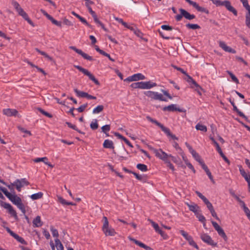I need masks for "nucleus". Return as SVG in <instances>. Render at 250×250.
Masks as SVG:
<instances>
[{
	"mask_svg": "<svg viewBox=\"0 0 250 250\" xmlns=\"http://www.w3.org/2000/svg\"><path fill=\"white\" fill-rule=\"evenodd\" d=\"M48 20H49L55 25L61 27L62 26V22L55 20L52 16H51Z\"/></svg>",
	"mask_w": 250,
	"mask_h": 250,
	"instance_id": "nucleus-47",
	"label": "nucleus"
},
{
	"mask_svg": "<svg viewBox=\"0 0 250 250\" xmlns=\"http://www.w3.org/2000/svg\"><path fill=\"white\" fill-rule=\"evenodd\" d=\"M235 58L237 60L243 62L245 65H248L247 62H246L242 58L239 56H236Z\"/></svg>",
	"mask_w": 250,
	"mask_h": 250,
	"instance_id": "nucleus-62",
	"label": "nucleus"
},
{
	"mask_svg": "<svg viewBox=\"0 0 250 250\" xmlns=\"http://www.w3.org/2000/svg\"><path fill=\"white\" fill-rule=\"evenodd\" d=\"M211 223L215 229L217 231L218 234L221 236L225 241L227 240V236L223 229L215 222L212 221Z\"/></svg>",
	"mask_w": 250,
	"mask_h": 250,
	"instance_id": "nucleus-11",
	"label": "nucleus"
},
{
	"mask_svg": "<svg viewBox=\"0 0 250 250\" xmlns=\"http://www.w3.org/2000/svg\"><path fill=\"white\" fill-rule=\"evenodd\" d=\"M5 229L8 233H9L12 236H13L15 239H16L18 242H20L22 244H26V242L25 240L15 232H14L12 230H11L8 227H6Z\"/></svg>",
	"mask_w": 250,
	"mask_h": 250,
	"instance_id": "nucleus-13",
	"label": "nucleus"
},
{
	"mask_svg": "<svg viewBox=\"0 0 250 250\" xmlns=\"http://www.w3.org/2000/svg\"><path fill=\"white\" fill-rule=\"evenodd\" d=\"M192 6H193L197 11H198L199 12H204L206 14L209 13V11L207 9H206L204 7L200 6L196 2H195L193 3V5H192Z\"/></svg>",
	"mask_w": 250,
	"mask_h": 250,
	"instance_id": "nucleus-23",
	"label": "nucleus"
},
{
	"mask_svg": "<svg viewBox=\"0 0 250 250\" xmlns=\"http://www.w3.org/2000/svg\"><path fill=\"white\" fill-rule=\"evenodd\" d=\"M48 159L47 157H44L42 158H37L35 159L33 161L35 163H39L40 162H43L45 164L48 165V166H50L51 167H52V166L47 162Z\"/></svg>",
	"mask_w": 250,
	"mask_h": 250,
	"instance_id": "nucleus-25",
	"label": "nucleus"
},
{
	"mask_svg": "<svg viewBox=\"0 0 250 250\" xmlns=\"http://www.w3.org/2000/svg\"><path fill=\"white\" fill-rule=\"evenodd\" d=\"M148 221L150 222L152 226L154 228L155 230L157 232H158L159 230H161L158 225L157 223H156L155 222H154V221L150 219H149Z\"/></svg>",
	"mask_w": 250,
	"mask_h": 250,
	"instance_id": "nucleus-43",
	"label": "nucleus"
},
{
	"mask_svg": "<svg viewBox=\"0 0 250 250\" xmlns=\"http://www.w3.org/2000/svg\"><path fill=\"white\" fill-rule=\"evenodd\" d=\"M157 100L164 102L167 101V99L166 97H165L162 94L157 92Z\"/></svg>",
	"mask_w": 250,
	"mask_h": 250,
	"instance_id": "nucleus-49",
	"label": "nucleus"
},
{
	"mask_svg": "<svg viewBox=\"0 0 250 250\" xmlns=\"http://www.w3.org/2000/svg\"><path fill=\"white\" fill-rule=\"evenodd\" d=\"M20 182L24 187V186H27L29 184V182L27 181L25 178H22L20 179Z\"/></svg>",
	"mask_w": 250,
	"mask_h": 250,
	"instance_id": "nucleus-58",
	"label": "nucleus"
},
{
	"mask_svg": "<svg viewBox=\"0 0 250 250\" xmlns=\"http://www.w3.org/2000/svg\"><path fill=\"white\" fill-rule=\"evenodd\" d=\"M186 204L188 207L189 210L193 212L194 214H196L198 212H201L200 207L196 204L194 203H191L190 204L186 203Z\"/></svg>",
	"mask_w": 250,
	"mask_h": 250,
	"instance_id": "nucleus-14",
	"label": "nucleus"
},
{
	"mask_svg": "<svg viewBox=\"0 0 250 250\" xmlns=\"http://www.w3.org/2000/svg\"><path fill=\"white\" fill-rule=\"evenodd\" d=\"M163 111H179L181 110L176 107V105L174 104H171L167 106H165L163 108Z\"/></svg>",
	"mask_w": 250,
	"mask_h": 250,
	"instance_id": "nucleus-20",
	"label": "nucleus"
},
{
	"mask_svg": "<svg viewBox=\"0 0 250 250\" xmlns=\"http://www.w3.org/2000/svg\"><path fill=\"white\" fill-rule=\"evenodd\" d=\"M187 76V82L188 83H191L195 87L201 88V87L197 84V83L188 74H186Z\"/></svg>",
	"mask_w": 250,
	"mask_h": 250,
	"instance_id": "nucleus-33",
	"label": "nucleus"
},
{
	"mask_svg": "<svg viewBox=\"0 0 250 250\" xmlns=\"http://www.w3.org/2000/svg\"><path fill=\"white\" fill-rule=\"evenodd\" d=\"M90 128L93 130L97 129L98 127V124L97 123V120L96 119H94L92 122V123L90 124Z\"/></svg>",
	"mask_w": 250,
	"mask_h": 250,
	"instance_id": "nucleus-44",
	"label": "nucleus"
},
{
	"mask_svg": "<svg viewBox=\"0 0 250 250\" xmlns=\"http://www.w3.org/2000/svg\"><path fill=\"white\" fill-rule=\"evenodd\" d=\"M134 81L145 80V76L141 73H137L132 75Z\"/></svg>",
	"mask_w": 250,
	"mask_h": 250,
	"instance_id": "nucleus-27",
	"label": "nucleus"
},
{
	"mask_svg": "<svg viewBox=\"0 0 250 250\" xmlns=\"http://www.w3.org/2000/svg\"><path fill=\"white\" fill-rule=\"evenodd\" d=\"M196 217L198 219V220L203 223H205L206 221L205 217L201 213V212H198L196 214H195Z\"/></svg>",
	"mask_w": 250,
	"mask_h": 250,
	"instance_id": "nucleus-37",
	"label": "nucleus"
},
{
	"mask_svg": "<svg viewBox=\"0 0 250 250\" xmlns=\"http://www.w3.org/2000/svg\"><path fill=\"white\" fill-rule=\"evenodd\" d=\"M50 231L53 237L58 238L59 236V233L57 229H55L53 227H51Z\"/></svg>",
	"mask_w": 250,
	"mask_h": 250,
	"instance_id": "nucleus-45",
	"label": "nucleus"
},
{
	"mask_svg": "<svg viewBox=\"0 0 250 250\" xmlns=\"http://www.w3.org/2000/svg\"><path fill=\"white\" fill-rule=\"evenodd\" d=\"M1 206L4 208L7 209L8 213L13 216L15 219H18V216L16 210L9 203L2 202Z\"/></svg>",
	"mask_w": 250,
	"mask_h": 250,
	"instance_id": "nucleus-9",
	"label": "nucleus"
},
{
	"mask_svg": "<svg viewBox=\"0 0 250 250\" xmlns=\"http://www.w3.org/2000/svg\"><path fill=\"white\" fill-rule=\"evenodd\" d=\"M180 233L188 241L192 238L190 235H189L188 233L184 230H180Z\"/></svg>",
	"mask_w": 250,
	"mask_h": 250,
	"instance_id": "nucleus-40",
	"label": "nucleus"
},
{
	"mask_svg": "<svg viewBox=\"0 0 250 250\" xmlns=\"http://www.w3.org/2000/svg\"><path fill=\"white\" fill-rule=\"evenodd\" d=\"M136 167L138 169L143 172H146L148 170L147 166L145 164H138Z\"/></svg>",
	"mask_w": 250,
	"mask_h": 250,
	"instance_id": "nucleus-35",
	"label": "nucleus"
},
{
	"mask_svg": "<svg viewBox=\"0 0 250 250\" xmlns=\"http://www.w3.org/2000/svg\"><path fill=\"white\" fill-rule=\"evenodd\" d=\"M192 152H193V153L192 154V156L197 162H198L200 164L201 163V162H203V161L201 159L200 156L196 151H193Z\"/></svg>",
	"mask_w": 250,
	"mask_h": 250,
	"instance_id": "nucleus-46",
	"label": "nucleus"
},
{
	"mask_svg": "<svg viewBox=\"0 0 250 250\" xmlns=\"http://www.w3.org/2000/svg\"><path fill=\"white\" fill-rule=\"evenodd\" d=\"M12 5L14 6L19 15L21 16L27 22L30 24L32 27L35 26L33 22L29 19L27 13L23 10V9L20 6L19 3L15 1L12 0L11 2Z\"/></svg>",
	"mask_w": 250,
	"mask_h": 250,
	"instance_id": "nucleus-2",
	"label": "nucleus"
},
{
	"mask_svg": "<svg viewBox=\"0 0 250 250\" xmlns=\"http://www.w3.org/2000/svg\"><path fill=\"white\" fill-rule=\"evenodd\" d=\"M33 224L34 227H40L42 225V222L40 216H37L33 220Z\"/></svg>",
	"mask_w": 250,
	"mask_h": 250,
	"instance_id": "nucleus-22",
	"label": "nucleus"
},
{
	"mask_svg": "<svg viewBox=\"0 0 250 250\" xmlns=\"http://www.w3.org/2000/svg\"><path fill=\"white\" fill-rule=\"evenodd\" d=\"M227 72L230 76V77H231V78L232 79V81L233 82H234L235 83H236L237 84L239 83L238 79L236 78V77L231 72H230L229 71H227Z\"/></svg>",
	"mask_w": 250,
	"mask_h": 250,
	"instance_id": "nucleus-39",
	"label": "nucleus"
},
{
	"mask_svg": "<svg viewBox=\"0 0 250 250\" xmlns=\"http://www.w3.org/2000/svg\"><path fill=\"white\" fill-rule=\"evenodd\" d=\"M233 110L236 112L237 114L241 117L243 118L246 120H248V118L244 115V114L241 111H240L236 106V105H233Z\"/></svg>",
	"mask_w": 250,
	"mask_h": 250,
	"instance_id": "nucleus-29",
	"label": "nucleus"
},
{
	"mask_svg": "<svg viewBox=\"0 0 250 250\" xmlns=\"http://www.w3.org/2000/svg\"><path fill=\"white\" fill-rule=\"evenodd\" d=\"M242 4H243V6L247 10V12H250V5L249 4L248 0H247L245 2H242Z\"/></svg>",
	"mask_w": 250,
	"mask_h": 250,
	"instance_id": "nucleus-57",
	"label": "nucleus"
},
{
	"mask_svg": "<svg viewBox=\"0 0 250 250\" xmlns=\"http://www.w3.org/2000/svg\"><path fill=\"white\" fill-rule=\"evenodd\" d=\"M59 202L61 203L63 206L66 205H75V204L71 202H67L65 199H64L62 197L59 196L58 197Z\"/></svg>",
	"mask_w": 250,
	"mask_h": 250,
	"instance_id": "nucleus-26",
	"label": "nucleus"
},
{
	"mask_svg": "<svg viewBox=\"0 0 250 250\" xmlns=\"http://www.w3.org/2000/svg\"><path fill=\"white\" fill-rule=\"evenodd\" d=\"M14 185H15L16 189L19 192L21 191V188L23 187V185L20 183V179L16 180L14 182Z\"/></svg>",
	"mask_w": 250,
	"mask_h": 250,
	"instance_id": "nucleus-34",
	"label": "nucleus"
},
{
	"mask_svg": "<svg viewBox=\"0 0 250 250\" xmlns=\"http://www.w3.org/2000/svg\"><path fill=\"white\" fill-rule=\"evenodd\" d=\"M3 113L9 117L17 116L18 114V112L16 109L7 108L3 110Z\"/></svg>",
	"mask_w": 250,
	"mask_h": 250,
	"instance_id": "nucleus-16",
	"label": "nucleus"
},
{
	"mask_svg": "<svg viewBox=\"0 0 250 250\" xmlns=\"http://www.w3.org/2000/svg\"><path fill=\"white\" fill-rule=\"evenodd\" d=\"M151 149L155 154L156 157L162 161H170V159H171L174 163H176L177 162V158L175 157L171 154H167L161 148L157 149L151 148Z\"/></svg>",
	"mask_w": 250,
	"mask_h": 250,
	"instance_id": "nucleus-1",
	"label": "nucleus"
},
{
	"mask_svg": "<svg viewBox=\"0 0 250 250\" xmlns=\"http://www.w3.org/2000/svg\"><path fill=\"white\" fill-rule=\"evenodd\" d=\"M210 139L212 141L213 144L215 146L216 150L218 151V152L219 154H220V153H222L223 151L221 147H220L218 143L215 140V139L213 137H210Z\"/></svg>",
	"mask_w": 250,
	"mask_h": 250,
	"instance_id": "nucleus-32",
	"label": "nucleus"
},
{
	"mask_svg": "<svg viewBox=\"0 0 250 250\" xmlns=\"http://www.w3.org/2000/svg\"><path fill=\"white\" fill-rule=\"evenodd\" d=\"M104 109V106L102 105H99L94 108L93 110V114H98L102 112Z\"/></svg>",
	"mask_w": 250,
	"mask_h": 250,
	"instance_id": "nucleus-36",
	"label": "nucleus"
},
{
	"mask_svg": "<svg viewBox=\"0 0 250 250\" xmlns=\"http://www.w3.org/2000/svg\"><path fill=\"white\" fill-rule=\"evenodd\" d=\"M161 28L163 30L170 31L172 30V27L170 26L167 25H162L161 26Z\"/></svg>",
	"mask_w": 250,
	"mask_h": 250,
	"instance_id": "nucleus-60",
	"label": "nucleus"
},
{
	"mask_svg": "<svg viewBox=\"0 0 250 250\" xmlns=\"http://www.w3.org/2000/svg\"><path fill=\"white\" fill-rule=\"evenodd\" d=\"M103 146L104 148H111V149H113L114 147L113 142L108 139H106V140H104V144H103Z\"/></svg>",
	"mask_w": 250,
	"mask_h": 250,
	"instance_id": "nucleus-24",
	"label": "nucleus"
},
{
	"mask_svg": "<svg viewBox=\"0 0 250 250\" xmlns=\"http://www.w3.org/2000/svg\"><path fill=\"white\" fill-rule=\"evenodd\" d=\"M74 91L75 93H76L77 96H78L79 97L84 98V97H86V95L87 94L86 92L79 90L77 88H75L74 89Z\"/></svg>",
	"mask_w": 250,
	"mask_h": 250,
	"instance_id": "nucleus-30",
	"label": "nucleus"
},
{
	"mask_svg": "<svg viewBox=\"0 0 250 250\" xmlns=\"http://www.w3.org/2000/svg\"><path fill=\"white\" fill-rule=\"evenodd\" d=\"M186 26L188 29H191L194 30L200 28V26L197 24L188 23L186 24Z\"/></svg>",
	"mask_w": 250,
	"mask_h": 250,
	"instance_id": "nucleus-38",
	"label": "nucleus"
},
{
	"mask_svg": "<svg viewBox=\"0 0 250 250\" xmlns=\"http://www.w3.org/2000/svg\"><path fill=\"white\" fill-rule=\"evenodd\" d=\"M0 190L5 194V195L7 198L11 194V193L9 192L5 188L0 187Z\"/></svg>",
	"mask_w": 250,
	"mask_h": 250,
	"instance_id": "nucleus-56",
	"label": "nucleus"
},
{
	"mask_svg": "<svg viewBox=\"0 0 250 250\" xmlns=\"http://www.w3.org/2000/svg\"><path fill=\"white\" fill-rule=\"evenodd\" d=\"M157 84L155 83L148 82H140L133 83L130 86L133 88H140L142 89H148L156 86Z\"/></svg>",
	"mask_w": 250,
	"mask_h": 250,
	"instance_id": "nucleus-5",
	"label": "nucleus"
},
{
	"mask_svg": "<svg viewBox=\"0 0 250 250\" xmlns=\"http://www.w3.org/2000/svg\"><path fill=\"white\" fill-rule=\"evenodd\" d=\"M158 92L147 91L144 92L145 95L152 99L157 100V94Z\"/></svg>",
	"mask_w": 250,
	"mask_h": 250,
	"instance_id": "nucleus-21",
	"label": "nucleus"
},
{
	"mask_svg": "<svg viewBox=\"0 0 250 250\" xmlns=\"http://www.w3.org/2000/svg\"><path fill=\"white\" fill-rule=\"evenodd\" d=\"M188 242L190 246L193 247L196 250H198L199 249V247H198V245L196 244V243L193 240L192 237L190 239L188 240Z\"/></svg>",
	"mask_w": 250,
	"mask_h": 250,
	"instance_id": "nucleus-51",
	"label": "nucleus"
},
{
	"mask_svg": "<svg viewBox=\"0 0 250 250\" xmlns=\"http://www.w3.org/2000/svg\"><path fill=\"white\" fill-rule=\"evenodd\" d=\"M86 106H87V104H83V105H81L79 107H78L77 109V110H78V111L79 112H82L84 110V109H85Z\"/></svg>",
	"mask_w": 250,
	"mask_h": 250,
	"instance_id": "nucleus-59",
	"label": "nucleus"
},
{
	"mask_svg": "<svg viewBox=\"0 0 250 250\" xmlns=\"http://www.w3.org/2000/svg\"><path fill=\"white\" fill-rule=\"evenodd\" d=\"M146 119L149 121L150 122L155 124L156 125L158 126L162 130L165 132L167 136L171 137L174 140H178V138L176 137L175 135L172 134L169 130V128L165 127L163 125L158 122L157 120L152 118L149 116L146 117Z\"/></svg>",
	"mask_w": 250,
	"mask_h": 250,
	"instance_id": "nucleus-3",
	"label": "nucleus"
},
{
	"mask_svg": "<svg viewBox=\"0 0 250 250\" xmlns=\"http://www.w3.org/2000/svg\"><path fill=\"white\" fill-rule=\"evenodd\" d=\"M55 246L53 243L50 244L52 250H55V247H57V250H64L63 246L58 238L55 239Z\"/></svg>",
	"mask_w": 250,
	"mask_h": 250,
	"instance_id": "nucleus-17",
	"label": "nucleus"
},
{
	"mask_svg": "<svg viewBox=\"0 0 250 250\" xmlns=\"http://www.w3.org/2000/svg\"><path fill=\"white\" fill-rule=\"evenodd\" d=\"M103 230L106 236H114L115 234L114 229L109 227V223L107 218L105 216L103 218Z\"/></svg>",
	"mask_w": 250,
	"mask_h": 250,
	"instance_id": "nucleus-7",
	"label": "nucleus"
},
{
	"mask_svg": "<svg viewBox=\"0 0 250 250\" xmlns=\"http://www.w3.org/2000/svg\"><path fill=\"white\" fill-rule=\"evenodd\" d=\"M114 19L115 21H118L119 23H121L123 25H124L125 27L127 28H129V27L128 26V24L126 22L124 21L122 19L114 17Z\"/></svg>",
	"mask_w": 250,
	"mask_h": 250,
	"instance_id": "nucleus-41",
	"label": "nucleus"
},
{
	"mask_svg": "<svg viewBox=\"0 0 250 250\" xmlns=\"http://www.w3.org/2000/svg\"><path fill=\"white\" fill-rule=\"evenodd\" d=\"M200 164L201 165L202 168L206 172L209 170L208 167L205 165L203 161L201 162Z\"/></svg>",
	"mask_w": 250,
	"mask_h": 250,
	"instance_id": "nucleus-63",
	"label": "nucleus"
},
{
	"mask_svg": "<svg viewBox=\"0 0 250 250\" xmlns=\"http://www.w3.org/2000/svg\"><path fill=\"white\" fill-rule=\"evenodd\" d=\"M132 173L135 176L136 178L140 181H144L145 179V177L144 175H139L136 172H132Z\"/></svg>",
	"mask_w": 250,
	"mask_h": 250,
	"instance_id": "nucleus-52",
	"label": "nucleus"
},
{
	"mask_svg": "<svg viewBox=\"0 0 250 250\" xmlns=\"http://www.w3.org/2000/svg\"><path fill=\"white\" fill-rule=\"evenodd\" d=\"M217 6H225L228 10L232 12L235 16L237 15V10L231 5L230 2L228 0L221 1L220 0H210Z\"/></svg>",
	"mask_w": 250,
	"mask_h": 250,
	"instance_id": "nucleus-4",
	"label": "nucleus"
},
{
	"mask_svg": "<svg viewBox=\"0 0 250 250\" xmlns=\"http://www.w3.org/2000/svg\"><path fill=\"white\" fill-rule=\"evenodd\" d=\"M130 240L133 242L135 244L137 245L138 246H140L141 248H143L145 249L146 250H153L152 248H151L150 247L146 246L145 244L143 243L142 242L137 240L134 238H130Z\"/></svg>",
	"mask_w": 250,
	"mask_h": 250,
	"instance_id": "nucleus-19",
	"label": "nucleus"
},
{
	"mask_svg": "<svg viewBox=\"0 0 250 250\" xmlns=\"http://www.w3.org/2000/svg\"><path fill=\"white\" fill-rule=\"evenodd\" d=\"M246 25L250 29V12H247L246 14Z\"/></svg>",
	"mask_w": 250,
	"mask_h": 250,
	"instance_id": "nucleus-42",
	"label": "nucleus"
},
{
	"mask_svg": "<svg viewBox=\"0 0 250 250\" xmlns=\"http://www.w3.org/2000/svg\"><path fill=\"white\" fill-rule=\"evenodd\" d=\"M37 109L39 111H40L41 113H42L43 115H45V116H46L48 118H50L52 117V115L51 114L44 111L41 108L39 107L37 108Z\"/></svg>",
	"mask_w": 250,
	"mask_h": 250,
	"instance_id": "nucleus-48",
	"label": "nucleus"
},
{
	"mask_svg": "<svg viewBox=\"0 0 250 250\" xmlns=\"http://www.w3.org/2000/svg\"><path fill=\"white\" fill-rule=\"evenodd\" d=\"M74 67L82 72L85 75L88 77L89 79L93 81L96 84L99 85L100 83L98 80L87 69L82 67L80 65H74Z\"/></svg>",
	"mask_w": 250,
	"mask_h": 250,
	"instance_id": "nucleus-8",
	"label": "nucleus"
},
{
	"mask_svg": "<svg viewBox=\"0 0 250 250\" xmlns=\"http://www.w3.org/2000/svg\"><path fill=\"white\" fill-rule=\"evenodd\" d=\"M88 10L90 14L91 15L93 18L94 17H96L97 15L95 13V12L92 10V8L91 7H87Z\"/></svg>",
	"mask_w": 250,
	"mask_h": 250,
	"instance_id": "nucleus-64",
	"label": "nucleus"
},
{
	"mask_svg": "<svg viewBox=\"0 0 250 250\" xmlns=\"http://www.w3.org/2000/svg\"><path fill=\"white\" fill-rule=\"evenodd\" d=\"M219 46L226 52L231 53L233 54L236 53V51L230 47L228 46L224 42L220 41L219 42Z\"/></svg>",
	"mask_w": 250,
	"mask_h": 250,
	"instance_id": "nucleus-15",
	"label": "nucleus"
},
{
	"mask_svg": "<svg viewBox=\"0 0 250 250\" xmlns=\"http://www.w3.org/2000/svg\"><path fill=\"white\" fill-rule=\"evenodd\" d=\"M179 11L183 15V17H185L186 19L188 20H191L195 18V16L193 14H190L189 13H188V11H187L186 10L180 8L179 9Z\"/></svg>",
	"mask_w": 250,
	"mask_h": 250,
	"instance_id": "nucleus-18",
	"label": "nucleus"
},
{
	"mask_svg": "<svg viewBox=\"0 0 250 250\" xmlns=\"http://www.w3.org/2000/svg\"><path fill=\"white\" fill-rule=\"evenodd\" d=\"M195 128L197 130H200L203 131L204 132H206L207 131V127L206 125H203L200 123H198L196 126Z\"/></svg>",
	"mask_w": 250,
	"mask_h": 250,
	"instance_id": "nucleus-28",
	"label": "nucleus"
},
{
	"mask_svg": "<svg viewBox=\"0 0 250 250\" xmlns=\"http://www.w3.org/2000/svg\"><path fill=\"white\" fill-rule=\"evenodd\" d=\"M8 198L16 205L23 213H25V208L24 205L22 203L21 199L15 194H11L8 197Z\"/></svg>",
	"mask_w": 250,
	"mask_h": 250,
	"instance_id": "nucleus-6",
	"label": "nucleus"
},
{
	"mask_svg": "<svg viewBox=\"0 0 250 250\" xmlns=\"http://www.w3.org/2000/svg\"><path fill=\"white\" fill-rule=\"evenodd\" d=\"M200 238L204 242L209 245L213 247H215L217 245V243L214 242L211 237L207 233L201 234Z\"/></svg>",
	"mask_w": 250,
	"mask_h": 250,
	"instance_id": "nucleus-10",
	"label": "nucleus"
},
{
	"mask_svg": "<svg viewBox=\"0 0 250 250\" xmlns=\"http://www.w3.org/2000/svg\"><path fill=\"white\" fill-rule=\"evenodd\" d=\"M220 155V156L222 157V158L223 159V160L226 162H227L229 165L230 164V161H229V160L227 158V157L224 155V154L223 153V152H222V153H220V154H219Z\"/></svg>",
	"mask_w": 250,
	"mask_h": 250,
	"instance_id": "nucleus-61",
	"label": "nucleus"
},
{
	"mask_svg": "<svg viewBox=\"0 0 250 250\" xmlns=\"http://www.w3.org/2000/svg\"><path fill=\"white\" fill-rule=\"evenodd\" d=\"M69 48L75 51L76 53L81 55L84 59L90 61H92L93 60V59L91 56H90L87 54L84 53L81 49H77L75 46H71L69 47Z\"/></svg>",
	"mask_w": 250,
	"mask_h": 250,
	"instance_id": "nucleus-12",
	"label": "nucleus"
},
{
	"mask_svg": "<svg viewBox=\"0 0 250 250\" xmlns=\"http://www.w3.org/2000/svg\"><path fill=\"white\" fill-rule=\"evenodd\" d=\"M43 196V193L42 192H39L33 194L31 195V198L33 200H38L41 198Z\"/></svg>",
	"mask_w": 250,
	"mask_h": 250,
	"instance_id": "nucleus-31",
	"label": "nucleus"
},
{
	"mask_svg": "<svg viewBox=\"0 0 250 250\" xmlns=\"http://www.w3.org/2000/svg\"><path fill=\"white\" fill-rule=\"evenodd\" d=\"M239 171H240V174L245 178V180H247L248 174L245 172V170L242 167H239Z\"/></svg>",
	"mask_w": 250,
	"mask_h": 250,
	"instance_id": "nucleus-50",
	"label": "nucleus"
},
{
	"mask_svg": "<svg viewBox=\"0 0 250 250\" xmlns=\"http://www.w3.org/2000/svg\"><path fill=\"white\" fill-rule=\"evenodd\" d=\"M165 163L167 164V166L171 169L173 171L175 170L174 166L171 163L170 161H163Z\"/></svg>",
	"mask_w": 250,
	"mask_h": 250,
	"instance_id": "nucleus-55",
	"label": "nucleus"
},
{
	"mask_svg": "<svg viewBox=\"0 0 250 250\" xmlns=\"http://www.w3.org/2000/svg\"><path fill=\"white\" fill-rule=\"evenodd\" d=\"M184 160L186 162L187 167L190 169L194 173H195V170L191 163L187 161V160L183 157Z\"/></svg>",
	"mask_w": 250,
	"mask_h": 250,
	"instance_id": "nucleus-54",
	"label": "nucleus"
},
{
	"mask_svg": "<svg viewBox=\"0 0 250 250\" xmlns=\"http://www.w3.org/2000/svg\"><path fill=\"white\" fill-rule=\"evenodd\" d=\"M102 131L104 133H106V132H108L110 129V126L109 125H104L102 127Z\"/></svg>",
	"mask_w": 250,
	"mask_h": 250,
	"instance_id": "nucleus-53",
	"label": "nucleus"
}]
</instances>
